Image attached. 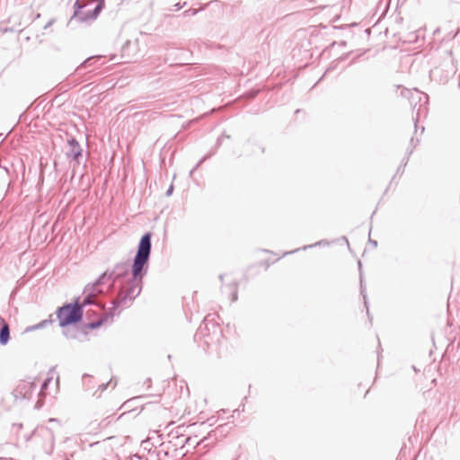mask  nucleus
Here are the masks:
<instances>
[{
	"mask_svg": "<svg viewBox=\"0 0 460 460\" xmlns=\"http://www.w3.org/2000/svg\"><path fill=\"white\" fill-rule=\"evenodd\" d=\"M103 4L102 0H76L74 17L83 22L95 19Z\"/></svg>",
	"mask_w": 460,
	"mask_h": 460,
	"instance_id": "obj_1",
	"label": "nucleus"
},
{
	"mask_svg": "<svg viewBox=\"0 0 460 460\" xmlns=\"http://www.w3.org/2000/svg\"><path fill=\"white\" fill-rule=\"evenodd\" d=\"M150 234H146L145 235L142 236L140 240L137 253L135 257L134 263L132 266V274L135 279L142 277L141 272L150 254Z\"/></svg>",
	"mask_w": 460,
	"mask_h": 460,
	"instance_id": "obj_2",
	"label": "nucleus"
},
{
	"mask_svg": "<svg viewBox=\"0 0 460 460\" xmlns=\"http://www.w3.org/2000/svg\"><path fill=\"white\" fill-rule=\"evenodd\" d=\"M83 311L81 305L77 303L75 305H66L60 307L57 312V317L60 326H66L76 323L82 319Z\"/></svg>",
	"mask_w": 460,
	"mask_h": 460,
	"instance_id": "obj_3",
	"label": "nucleus"
},
{
	"mask_svg": "<svg viewBox=\"0 0 460 460\" xmlns=\"http://www.w3.org/2000/svg\"><path fill=\"white\" fill-rule=\"evenodd\" d=\"M9 341V326L7 323H4L1 326L0 332V342L3 345H5Z\"/></svg>",
	"mask_w": 460,
	"mask_h": 460,
	"instance_id": "obj_4",
	"label": "nucleus"
},
{
	"mask_svg": "<svg viewBox=\"0 0 460 460\" xmlns=\"http://www.w3.org/2000/svg\"><path fill=\"white\" fill-rule=\"evenodd\" d=\"M69 143L73 146V155H74V158L77 159L78 156L81 155L80 147H79L78 144L75 140H72Z\"/></svg>",
	"mask_w": 460,
	"mask_h": 460,
	"instance_id": "obj_5",
	"label": "nucleus"
},
{
	"mask_svg": "<svg viewBox=\"0 0 460 460\" xmlns=\"http://www.w3.org/2000/svg\"><path fill=\"white\" fill-rule=\"evenodd\" d=\"M13 428H15L17 430H20L22 429V424H21V423L13 424Z\"/></svg>",
	"mask_w": 460,
	"mask_h": 460,
	"instance_id": "obj_6",
	"label": "nucleus"
},
{
	"mask_svg": "<svg viewBox=\"0 0 460 460\" xmlns=\"http://www.w3.org/2000/svg\"><path fill=\"white\" fill-rule=\"evenodd\" d=\"M89 303H91L90 298L85 299V300L84 301V303H83L82 305H81V308H82L84 305H87V304H89Z\"/></svg>",
	"mask_w": 460,
	"mask_h": 460,
	"instance_id": "obj_7",
	"label": "nucleus"
}]
</instances>
